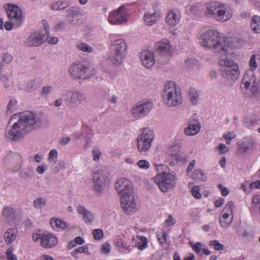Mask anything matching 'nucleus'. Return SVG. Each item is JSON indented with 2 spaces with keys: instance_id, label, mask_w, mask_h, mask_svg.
Returning a JSON list of instances; mask_svg holds the SVG:
<instances>
[{
  "instance_id": "393cba45",
  "label": "nucleus",
  "mask_w": 260,
  "mask_h": 260,
  "mask_svg": "<svg viewBox=\"0 0 260 260\" xmlns=\"http://www.w3.org/2000/svg\"><path fill=\"white\" fill-rule=\"evenodd\" d=\"M244 124L247 127L252 128L260 124V119L255 115H251L244 119Z\"/></svg>"
},
{
  "instance_id": "39448f33",
  "label": "nucleus",
  "mask_w": 260,
  "mask_h": 260,
  "mask_svg": "<svg viewBox=\"0 0 260 260\" xmlns=\"http://www.w3.org/2000/svg\"><path fill=\"white\" fill-rule=\"evenodd\" d=\"M162 102L168 108H174L181 105L183 102L181 92L177 89L173 81L167 83L162 94Z\"/></svg>"
},
{
  "instance_id": "f3484780",
  "label": "nucleus",
  "mask_w": 260,
  "mask_h": 260,
  "mask_svg": "<svg viewBox=\"0 0 260 260\" xmlns=\"http://www.w3.org/2000/svg\"><path fill=\"white\" fill-rule=\"evenodd\" d=\"M122 209L127 214L135 213L137 210V205L133 195L123 196L120 198Z\"/></svg>"
},
{
  "instance_id": "6ab92c4d",
  "label": "nucleus",
  "mask_w": 260,
  "mask_h": 260,
  "mask_svg": "<svg viewBox=\"0 0 260 260\" xmlns=\"http://www.w3.org/2000/svg\"><path fill=\"white\" fill-rule=\"evenodd\" d=\"M140 59L142 64L147 69L151 68L155 62L154 53L149 50L141 52Z\"/></svg>"
},
{
  "instance_id": "dca6fc26",
  "label": "nucleus",
  "mask_w": 260,
  "mask_h": 260,
  "mask_svg": "<svg viewBox=\"0 0 260 260\" xmlns=\"http://www.w3.org/2000/svg\"><path fill=\"white\" fill-rule=\"evenodd\" d=\"M68 22L74 26H80L84 23L82 15L77 8L71 7L67 10Z\"/></svg>"
},
{
  "instance_id": "e2e57ef3",
  "label": "nucleus",
  "mask_w": 260,
  "mask_h": 260,
  "mask_svg": "<svg viewBox=\"0 0 260 260\" xmlns=\"http://www.w3.org/2000/svg\"><path fill=\"white\" fill-rule=\"evenodd\" d=\"M13 26L17 27L14 22L10 20L6 21L4 25L5 29L8 31L11 30L13 28Z\"/></svg>"
},
{
  "instance_id": "2f4dec72",
  "label": "nucleus",
  "mask_w": 260,
  "mask_h": 260,
  "mask_svg": "<svg viewBox=\"0 0 260 260\" xmlns=\"http://www.w3.org/2000/svg\"><path fill=\"white\" fill-rule=\"evenodd\" d=\"M250 26L255 33H260V17L254 15L251 18Z\"/></svg>"
},
{
  "instance_id": "5fc2aeb1",
  "label": "nucleus",
  "mask_w": 260,
  "mask_h": 260,
  "mask_svg": "<svg viewBox=\"0 0 260 260\" xmlns=\"http://www.w3.org/2000/svg\"><path fill=\"white\" fill-rule=\"evenodd\" d=\"M17 104V101L14 100H11L8 105L7 108V113H12L14 110Z\"/></svg>"
},
{
  "instance_id": "79ce46f5",
  "label": "nucleus",
  "mask_w": 260,
  "mask_h": 260,
  "mask_svg": "<svg viewBox=\"0 0 260 260\" xmlns=\"http://www.w3.org/2000/svg\"><path fill=\"white\" fill-rule=\"evenodd\" d=\"M57 156L58 153L57 150L55 149H52L49 152L47 160L49 163L55 164L56 162Z\"/></svg>"
},
{
  "instance_id": "6e6d98bb",
  "label": "nucleus",
  "mask_w": 260,
  "mask_h": 260,
  "mask_svg": "<svg viewBox=\"0 0 260 260\" xmlns=\"http://www.w3.org/2000/svg\"><path fill=\"white\" fill-rule=\"evenodd\" d=\"M45 40L48 43L53 45L56 44L58 41V39L57 37H50L48 34L46 35H45L44 41Z\"/></svg>"
},
{
  "instance_id": "a19ab883",
  "label": "nucleus",
  "mask_w": 260,
  "mask_h": 260,
  "mask_svg": "<svg viewBox=\"0 0 260 260\" xmlns=\"http://www.w3.org/2000/svg\"><path fill=\"white\" fill-rule=\"evenodd\" d=\"M2 215L7 218H12L15 216V211L14 209L7 207L5 208L2 211Z\"/></svg>"
},
{
  "instance_id": "bb28decb",
  "label": "nucleus",
  "mask_w": 260,
  "mask_h": 260,
  "mask_svg": "<svg viewBox=\"0 0 260 260\" xmlns=\"http://www.w3.org/2000/svg\"><path fill=\"white\" fill-rule=\"evenodd\" d=\"M17 233V230L15 228L8 229L4 235V240L6 243L9 244L12 243L16 238Z\"/></svg>"
},
{
  "instance_id": "0e129e2a",
  "label": "nucleus",
  "mask_w": 260,
  "mask_h": 260,
  "mask_svg": "<svg viewBox=\"0 0 260 260\" xmlns=\"http://www.w3.org/2000/svg\"><path fill=\"white\" fill-rule=\"evenodd\" d=\"M236 137L235 135L232 133H228L224 136V137L226 143L227 144H230L232 139L235 138Z\"/></svg>"
},
{
  "instance_id": "f03ea898",
  "label": "nucleus",
  "mask_w": 260,
  "mask_h": 260,
  "mask_svg": "<svg viewBox=\"0 0 260 260\" xmlns=\"http://www.w3.org/2000/svg\"><path fill=\"white\" fill-rule=\"evenodd\" d=\"M9 122L13 124L5 136L7 140L14 141L22 139L28 133L43 125L42 120L29 111L13 114Z\"/></svg>"
},
{
  "instance_id": "58836bf2",
  "label": "nucleus",
  "mask_w": 260,
  "mask_h": 260,
  "mask_svg": "<svg viewBox=\"0 0 260 260\" xmlns=\"http://www.w3.org/2000/svg\"><path fill=\"white\" fill-rule=\"evenodd\" d=\"M47 203V200L44 198H38L33 202L34 207L38 209H41L44 207Z\"/></svg>"
},
{
  "instance_id": "c756f323",
  "label": "nucleus",
  "mask_w": 260,
  "mask_h": 260,
  "mask_svg": "<svg viewBox=\"0 0 260 260\" xmlns=\"http://www.w3.org/2000/svg\"><path fill=\"white\" fill-rule=\"evenodd\" d=\"M201 129L200 125L198 123H191L184 129V133L187 136H193L198 134Z\"/></svg>"
},
{
  "instance_id": "4d7b16f0",
  "label": "nucleus",
  "mask_w": 260,
  "mask_h": 260,
  "mask_svg": "<svg viewBox=\"0 0 260 260\" xmlns=\"http://www.w3.org/2000/svg\"><path fill=\"white\" fill-rule=\"evenodd\" d=\"M197 60L192 59H186L185 61V66L189 69H192L196 67Z\"/></svg>"
},
{
  "instance_id": "9d476101",
  "label": "nucleus",
  "mask_w": 260,
  "mask_h": 260,
  "mask_svg": "<svg viewBox=\"0 0 260 260\" xmlns=\"http://www.w3.org/2000/svg\"><path fill=\"white\" fill-rule=\"evenodd\" d=\"M4 163L5 166L10 168L13 172H17L22 168V157L17 152H10L5 156Z\"/></svg>"
},
{
  "instance_id": "473e14b6",
  "label": "nucleus",
  "mask_w": 260,
  "mask_h": 260,
  "mask_svg": "<svg viewBox=\"0 0 260 260\" xmlns=\"http://www.w3.org/2000/svg\"><path fill=\"white\" fill-rule=\"evenodd\" d=\"M230 215L228 213H224L222 217L219 219L220 225L223 228H228L231 224L233 219V216L229 218Z\"/></svg>"
},
{
  "instance_id": "f704fd0d",
  "label": "nucleus",
  "mask_w": 260,
  "mask_h": 260,
  "mask_svg": "<svg viewBox=\"0 0 260 260\" xmlns=\"http://www.w3.org/2000/svg\"><path fill=\"white\" fill-rule=\"evenodd\" d=\"M76 46L77 50L80 51L89 53L93 52L92 47L84 42H79Z\"/></svg>"
},
{
  "instance_id": "6e6552de",
  "label": "nucleus",
  "mask_w": 260,
  "mask_h": 260,
  "mask_svg": "<svg viewBox=\"0 0 260 260\" xmlns=\"http://www.w3.org/2000/svg\"><path fill=\"white\" fill-rule=\"evenodd\" d=\"M68 72L71 77L76 80L87 79L94 74L93 68L90 65L80 62L71 64Z\"/></svg>"
},
{
  "instance_id": "4c0bfd02",
  "label": "nucleus",
  "mask_w": 260,
  "mask_h": 260,
  "mask_svg": "<svg viewBox=\"0 0 260 260\" xmlns=\"http://www.w3.org/2000/svg\"><path fill=\"white\" fill-rule=\"evenodd\" d=\"M34 171L31 168L27 167L21 170L19 173V176L22 179H27L33 176Z\"/></svg>"
},
{
  "instance_id": "f8f14e48",
  "label": "nucleus",
  "mask_w": 260,
  "mask_h": 260,
  "mask_svg": "<svg viewBox=\"0 0 260 260\" xmlns=\"http://www.w3.org/2000/svg\"><path fill=\"white\" fill-rule=\"evenodd\" d=\"M150 101H141L134 105L131 109V114L134 117L140 118L147 115L153 107Z\"/></svg>"
},
{
  "instance_id": "a18cd8bd",
  "label": "nucleus",
  "mask_w": 260,
  "mask_h": 260,
  "mask_svg": "<svg viewBox=\"0 0 260 260\" xmlns=\"http://www.w3.org/2000/svg\"><path fill=\"white\" fill-rule=\"evenodd\" d=\"M138 167L143 170H147L150 168L149 162L145 159L140 160L137 164Z\"/></svg>"
},
{
  "instance_id": "49530a36",
  "label": "nucleus",
  "mask_w": 260,
  "mask_h": 260,
  "mask_svg": "<svg viewBox=\"0 0 260 260\" xmlns=\"http://www.w3.org/2000/svg\"><path fill=\"white\" fill-rule=\"evenodd\" d=\"M215 150L218 151L220 155L224 154L229 150V147L223 143H220L218 146L215 148Z\"/></svg>"
},
{
  "instance_id": "cd10ccee",
  "label": "nucleus",
  "mask_w": 260,
  "mask_h": 260,
  "mask_svg": "<svg viewBox=\"0 0 260 260\" xmlns=\"http://www.w3.org/2000/svg\"><path fill=\"white\" fill-rule=\"evenodd\" d=\"M50 224L52 228L56 230H65L68 226L66 222L56 217L51 218Z\"/></svg>"
},
{
  "instance_id": "0eeeda50",
  "label": "nucleus",
  "mask_w": 260,
  "mask_h": 260,
  "mask_svg": "<svg viewBox=\"0 0 260 260\" xmlns=\"http://www.w3.org/2000/svg\"><path fill=\"white\" fill-rule=\"evenodd\" d=\"M126 50L127 44L124 40L120 39L114 41L111 44L112 54L109 57V62L116 67L120 65Z\"/></svg>"
},
{
  "instance_id": "37998d69",
  "label": "nucleus",
  "mask_w": 260,
  "mask_h": 260,
  "mask_svg": "<svg viewBox=\"0 0 260 260\" xmlns=\"http://www.w3.org/2000/svg\"><path fill=\"white\" fill-rule=\"evenodd\" d=\"M37 88V83L35 80H30L27 82L25 90L28 92H31Z\"/></svg>"
},
{
  "instance_id": "9b49d317",
  "label": "nucleus",
  "mask_w": 260,
  "mask_h": 260,
  "mask_svg": "<svg viewBox=\"0 0 260 260\" xmlns=\"http://www.w3.org/2000/svg\"><path fill=\"white\" fill-rule=\"evenodd\" d=\"M242 84L244 87L247 90L249 89L252 94L260 92V80H257L251 71H246Z\"/></svg>"
},
{
  "instance_id": "c85d7f7f",
  "label": "nucleus",
  "mask_w": 260,
  "mask_h": 260,
  "mask_svg": "<svg viewBox=\"0 0 260 260\" xmlns=\"http://www.w3.org/2000/svg\"><path fill=\"white\" fill-rule=\"evenodd\" d=\"M254 141L253 139L248 138H245L243 142L240 145L239 150L242 152H246L249 149L254 147Z\"/></svg>"
},
{
  "instance_id": "ddd939ff",
  "label": "nucleus",
  "mask_w": 260,
  "mask_h": 260,
  "mask_svg": "<svg viewBox=\"0 0 260 260\" xmlns=\"http://www.w3.org/2000/svg\"><path fill=\"white\" fill-rule=\"evenodd\" d=\"M127 10L122 5L109 14L108 21L112 24H121L127 21Z\"/></svg>"
},
{
  "instance_id": "de8ad7c7",
  "label": "nucleus",
  "mask_w": 260,
  "mask_h": 260,
  "mask_svg": "<svg viewBox=\"0 0 260 260\" xmlns=\"http://www.w3.org/2000/svg\"><path fill=\"white\" fill-rule=\"evenodd\" d=\"M92 235L94 239L99 240L104 237V233L101 229H94L92 231Z\"/></svg>"
},
{
  "instance_id": "aec40b11",
  "label": "nucleus",
  "mask_w": 260,
  "mask_h": 260,
  "mask_svg": "<svg viewBox=\"0 0 260 260\" xmlns=\"http://www.w3.org/2000/svg\"><path fill=\"white\" fill-rule=\"evenodd\" d=\"M156 50L160 55L170 56L172 53V46L169 40H162L157 42Z\"/></svg>"
},
{
  "instance_id": "5701e85b",
  "label": "nucleus",
  "mask_w": 260,
  "mask_h": 260,
  "mask_svg": "<svg viewBox=\"0 0 260 260\" xmlns=\"http://www.w3.org/2000/svg\"><path fill=\"white\" fill-rule=\"evenodd\" d=\"M181 16L180 12L176 9L170 10L166 16V23L171 26L177 25L180 22Z\"/></svg>"
},
{
  "instance_id": "603ef678",
  "label": "nucleus",
  "mask_w": 260,
  "mask_h": 260,
  "mask_svg": "<svg viewBox=\"0 0 260 260\" xmlns=\"http://www.w3.org/2000/svg\"><path fill=\"white\" fill-rule=\"evenodd\" d=\"M200 191V189L198 186H195L193 187L191 190L192 195L197 199H199L202 197V194Z\"/></svg>"
},
{
  "instance_id": "e433bc0d",
  "label": "nucleus",
  "mask_w": 260,
  "mask_h": 260,
  "mask_svg": "<svg viewBox=\"0 0 260 260\" xmlns=\"http://www.w3.org/2000/svg\"><path fill=\"white\" fill-rule=\"evenodd\" d=\"M191 178L193 179L205 181L207 177L201 169H196L192 173Z\"/></svg>"
},
{
  "instance_id": "c03bdc74",
  "label": "nucleus",
  "mask_w": 260,
  "mask_h": 260,
  "mask_svg": "<svg viewBox=\"0 0 260 260\" xmlns=\"http://www.w3.org/2000/svg\"><path fill=\"white\" fill-rule=\"evenodd\" d=\"M14 249L12 247H10L6 251V257L7 260H17L16 255L13 253Z\"/></svg>"
},
{
  "instance_id": "13d9d810",
  "label": "nucleus",
  "mask_w": 260,
  "mask_h": 260,
  "mask_svg": "<svg viewBox=\"0 0 260 260\" xmlns=\"http://www.w3.org/2000/svg\"><path fill=\"white\" fill-rule=\"evenodd\" d=\"M102 154V152L99 149H93L92 150V155L93 157V159L94 161H98L99 160L100 157Z\"/></svg>"
},
{
  "instance_id": "a211bd4d",
  "label": "nucleus",
  "mask_w": 260,
  "mask_h": 260,
  "mask_svg": "<svg viewBox=\"0 0 260 260\" xmlns=\"http://www.w3.org/2000/svg\"><path fill=\"white\" fill-rule=\"evenodd\" d=\"M66 95L69 97L67 100L70 107L75 106L78 103H80L86 99L85 94L79 90L67 91L66 93Z\"/></svg>"
},
{
  "instance_id": "20e7f679",
  "label": "nucleus",
  "mask_w": 260,
  "mask_h": 260,
  "mask_svg": "<svg viewBox=\"0 0 260 260\" xmlns=\"http://www.w3.org/2000/svg\"><path fill=\"white\" fill-rule=\"evenodd\" d=\"M168 169L165 165L157 166V170H162V172L158 173L153 178L159 189L164 192L174 188L177 180L176 173L174 172H167Z\"/></svg>"
},
{
  "instance_id": "412c9836",
  "label": "nucleus",
  "mask_w": 260,
  "mask_h": 260,
  "mask_svg": "<svg viewBox=\"0 0 260 260\" xmlns=\"http://www.w3.org/2000/svg\"><path fill=\"white\" fill-rule=\"evenodd\" d=\"M44 38L45 35L39 31L35 32L28 37L25 45L28 47L39 46L44 41Z\"/></svg>"
},
{
  "instance_id": "72a5a7b5",
  "label": "nucleus",
  "mask_w": 260,
  "mask_h": 260,
  "mask_svg": "<svg viewBox=\"0 0 260 260\" xmlns=\"http://www.w3.org/2000/svg\"><path fill=\"white\" fill-rule=\"evenodd\" d=\"M70 5L68 1H58L53 3L51 5L52 10H62L67 8Z\"/></svg>"
},
{
  "instance_id": "4468645a",
  "label": "nucleus",
  "mask_w": 260,
  "mask_h": 260,
  "mask_svg": "<svg viewBox=\"0 0 260 260\" xmlns=\"http://www.w3.org/2000/svg\"><path fill=\"white\" fill-rule=\"evenodd\" d=\"M5 7L9 20L14 22L17 27H19L22 21V12L20 8L14 4H7Z\"/></svg>"
},
{
  "instance_id": "ea45409f",
  "label": "nucleus",
  "mask_w": 260,
  "mask_h": 260,
  "mask_svg": "<svg viewBox=\"0 0 260 260\" xmlns=\"http://www.w3.org/2000/svg\"><path fill=\"white\" fill-rule=\"evenodd\" d=\"M69 165L64 160H60L58 163L52 168L54 173H58L60 170L66 169Z\"/></svg>"
},
{
  "instance_id": "052dcab7",
  "label": "nucleus",
  "mask_w": 260,
  "mask_h": 260,
  "mask_svg": "<svg viewBox=\"0 0 260 260\" xmlns=\"http://www.w3.org/2000/svg\"><path fill=\"white\" fill-rule=\"evenodd\" d=\"M0 81L2 82L5 88H7L10 86L9 79L7 76L3 75L0 77Z\"/></svg>"
},
{
  "instance_id": "4be33fe9",
  "label": "nucleus",
  "mask_w": 260,
  "mask_h": 260,
  "mask_svg": "<svg viewBox=\"0 0 260 260\" xmlns=\"http://www.w3.org/2000/svg\"><path fill=\"white\" fill-rule=\"evenodd\" d=\"M57 243V238L49 233L42 234L41 238L40 244L45 248H51L55 246Z\"/></svg>"
},
{
  "instance_id": "1a4fd4ad",
  "label": "nucleus",
  "mask_w": 260,
  "mask_h": 260,
  "mask_svg": "<svg viewBox=\"0 0 260 260\" xmlns=\"http://www.w3.org/2000/svg\"><path fill=\"white\" fill-rule=\"evenodd\" d=\"M155 139L154 132L149 127L142 129L137 138V147L140 152H146L149 150Z\"/></svg>"
},
{
  "instance_id": "774afa93",
  "label": "nucleus",
  "mask_w": 260,
  "mask_h": 260,
  "mask_svg": "<svg viewBox=\"0 0 260 260\" xmlns=\"http://www.w3.org/2000/svg\"><path fill=\"white\" fill-rule=\"evenodd\" d=\"M165 222L167 226H170L174 225L176 221L173 218V217L171 215H170L168 216V218L165 220Z\"/></svg>"
},
{
  "instance_id": "338daca9",
  "label": "nucleus",
  "mask_w": 260,
  "mask_h": 260,
  "mask_svg": "<svg viewBox=\"0 0 260 260\" xmlns=\"http://www.w3.org/2000/svg\"><path fill=\"white\" fill-rule=\"evenodd\" d=\"M192 248L197 253H199L202 249V245L200 242H197L192 246Z\"/></svg>"
},
{
  "instance_id": "2eb2a0df",
  "label": "nucleus",
  "mask_w": 260,
  "mask_h": 260,
  "mask_svg": "<svg viewBox=\"0 0 260 260\" xmlns=\"http://www.w3.org/2000/svg\"><path fill=\"white\" fill-rule=\"evenodd\" d=\"M115 188L120 198L133 195L132 183L125 178H120L115 183Z\"/></svg>"
},
{
  "instance_id": "8fccbe9b",
  "label": "nucleus",
  "mask_w": 260,
  "mask_h": 260,
  "mask_svg": "<svg viewBox=\"0 0 260 260\" xmlns=\"http://www.w3.org/2000/svg\"><path fill=\"white\" fill-rule=\"evenodd\" d=\"M233 202L232 201H229L226 204L224 209L222 211L224 213H230L232 216H233Z\"/></svg>"
},
{
  "instance_id": "b1692460",
  "label": "nucleus",
  "mask_w": 260,
  "mask_h": 260,
  "mask_svg": "<svg viewBox=\"0 0 260 260\" xmlns=\"http://www.w3.org/2000/svg\"><path fill=\"white\" fill-rule=\"evenodd\" d=\"M77 212L82 216L83 219L86 223H90L93 219L92 213L87 209L84 206L79 205L77 208Z\"/></svg>"
},
{
  "instance_id": "423d86ee",
  "label": "nucleus",
  "mask_w": 260,
  "mask_h": 260,
  "mask_svg": "<svg viewBox=\"0 0 260 260\" xmlns=\"http://www.w3.org/2000/svg\"><path fill=\"white\" fill-rule=\"evenodd\" d=\"M111 180L109 170L106 167H101L92 173V183L94 191L100 195L102 194L104 187L108 185Z\"/></svg>"
},
{
  "instance_id": "bf43d9fd",
  "label": "nucleus",
  "mask_w": 260,
  "mask_h": 260,
  "mask_svg": "<svg viewBox=\"0 0 260 260\" xmlns=\"http://www.w3.org/2000/svg\"><path fill=\"white\" fill-rule=\"evenodd\" d=\"M13 59L12 56L8 53H4L2 56L3 61L6 63H9Z\"/></svg>"
},
{
  "instance_id": "a878e982",
  "label": "nucleus",
  "mask_w": 260,
  "mask_h": 260,
  "mask_svg": "<svg viewBox=\"0 0 260 260\" xmlns=\"http://www.w3.org/2000/svg\"><path fill=\"white\" fill-rule=\"evenodd\" d=\"M159 17V14L158 12H154L153 13L147 12L144 14V20L146 25H152L158 21Z\"/></svg>"
},
{
  "instance_id": "c9c22d12",
  "label": "nucleus",
  "mask_w": 260,
  "mask_h": 260,
  "mask_svg": "<svg viewBox=\"0 0 260 260\" xmlns=\"http://www.w3.org/2000/svg\"><path fill=\"white\" fill-rule=\"evenodd\" d=\"M188 97L190 102L195 105L199 100V93L195 89H190L188 91Z\"/></svg>"
},
{
  "instance_id": "7ed1b4c3",
  "label": "nucleus",
  "mask_w": 260,
  "mask_h": 260,
  "mask_svg": "<svg viewBox=\"0 0 260 260\" xmlns=\"http://www.w3.org/2000/svg\"><path fill=\"white\" fill-rule=\"evenodd\" d=\"M205 15L208 18L217 21L225 22L232 17V11L225 4L211 1L206 4Z\"/></svg>"
},
{
  "instance_id": "864d4df0",
  "label": "nucleus",
  "mask_w": 260,
  "mask_h": 260,
  "mask_svg": "<svg viewBox=\"0 0 260 260\" xmlns=\"http://www.w3.org/2000/svg\"><path fill=\"white\" fill-rule=\"evenodd\" d=\"M110 245L107 243H105L102 245L101 247L100 252L101 254H107L110 252Z\"/></svg>"
},
{
  "instance_id": "09e8293b",
  "label": "nucleus",
  "mask_w": 260,
  "mask_h": 260,
  "mask_svg": "<svg viewBox=\"0 0 260 260\" xmlns=\"http://www.w3.org/2000/svg\"><path fill=\"white\" fill-rule=\"evenodd\" d=\"M249 64L250 68V70L249 71H251L253 73V71L255 70L257 67V64L256 62L255 55H252L251 56L249 62Z\"/></svg>"
},
{
  "instance_id": "680f3d73",
  "label": "nucleus",
  "mask_w": 260,
  "mask_h": 260,
  "mask_svg": "<svg viewBox=\"0 0 260 260\" xmlns=\"http://www.w3.org/2000/svg\"><path fill=\"white\" fill-rule=\"evenodd\" d=\"M47 168V166L44 164L38 166L36 168V171L39 174H43L45 173Z\"/></svg>"
},
{
  "instance_id": "69168bd1",
  "label": "nucleus",
  "mask_w": 260,
  "mask_h": 260,
  "mask_svg": "<svg viewBox=\"0 0 260 260\" xmlns=\"http://www.w3.org/2000/svg\"><path fill=\"white\" fill-rule=\"evenodd\" d=\"M52 90V87L50 86H44L42 88L41 94L42 95H47L49 94Z\"/></svg>"
},
{
  "instance_id": "f257e3e1",
  "label": "nucleus",
  "mask_w": 260,
  "mask_h": 260,
  "mask_svg": "<svg viewBox=\"0 0 260 260\" xmlns=\"http://www.w3.org/2000/svg\"><path fill=\"white\" fill-rule=\"evenodd\" d=\"M201 44L213 51L218 56L222 77L229 82L236 81L240 74L239 66L227 56L231 49L229 39L217 30L208 29L200 36Z\"/></svg>"
},
{
  "instance_id": "7c9ffc66",
  "label": "nucleus",
  "mask_w": 260,
  "mask_h": 260,
  "mask_svg": "<svg viewBox=\"0 0 260 260\" xmlns=\"http://www.w3.org/2000/svg\"><path fill=\"white\" fill-rule=\"evenodd\" d=\"M133 240L135 241V246L140 250H143L147 247L148 241L145 237L137 236V239L133 238Z\"/></svg>"
},
{
  "instance_id": "3c124183",
  "label": "nucleus",
  "mask_w": 260,
  "mask_h": 260,
  "mask_svg": "<svg viewBox=\"0 0 260 260\" xmlns=\"http://www.w3.org/2000/svg\"><path fill=\"white\" fill-rule=\"evenodd\" d=\"M209 245L210 246H213L215 250H222L224 248L223 245L217 240L211 241Z\"/></svg>"
}]
</instances>
